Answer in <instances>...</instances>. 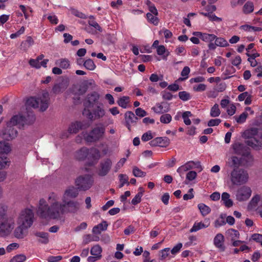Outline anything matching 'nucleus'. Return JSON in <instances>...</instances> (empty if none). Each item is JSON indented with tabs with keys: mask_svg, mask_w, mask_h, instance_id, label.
Returning a JSON list of instances; mask_svg holds the SVG:
<instances>
[{
	"mask_svg": "<svg viewBox=\"0 0 262 262\" xmlns=\"http://www.w3.org/2000/svg\"><path fill=\"white\" fill-rule=\"evenodd\" d=\"M11 150L9 144L5 141L0 142V155L6 156Z\"/></svg>",
	"mask_w": 262,
	"mask_h": 262,
	"instance_id": "30",
	"label": "nucleus"
},
{
	"mask_svg": "<svg viewBox=\"0 0 262 262\" xmlns=\"http://www.w3.org/2000/svg\"><path fill=\"white\" fill-rule=\"evenodd\" d=\"M100 158V154L98 149L95 148H92L90 149H89V155L88 157V159L96 161L98 160Z\"/></svg>",
	"mask_w": 262,
	"mask_h": 262,
	"instance_id": "29",
	"label": "nucleus"
},
{
	"mask_svg": "<svg viewBox=\"0 0 262 262\" xmlns=\"http://www.w3.org/2000/svg\"><path fill=\"white\" fill-rule=\"evenodd\" d=\"M242 163L241 158H238L236 156H232L231 158L230 166L233 167L234 168H239L238 166Z\"/></svg>",
	"mask_w": 262,
	"mask_h": 262,
	"instance_id": "43",
	"label": "nucleus"
},
{
	"mask_svg": "<svg viewBox=\"0 0 262 262\" xmlns=\"http://www.w3.org/2000/svg\"><path fill=\"white\" fill-rule=\"evenodd\" d=\"M34 213L30 209L22 211L18 220V223L23 228L27 229L31 226L33 223Z\"/></svg>",
	"mask_w": 262,
	"mask_h": 262,
	"instance_id": "8",
	"label": "nucleus"
},
{
	"mask_svg": "<svg viewBox=\"0 0 262 262\" xmlns=\"http://www.w3.org/2000/svg\"><path fill=\"white\" fill-rule=\"evenodd\" d=\"M193 35L199 37L203 41L209 42V43H213L216 36L213 34H208L202 33L201 32H194Z\"/></svg>",
	"mask_w": 262,
	"mask_h": 262,
	"instance_id": "19",
	"label": "nucleus"
},
{
	"mask_svg": "<svg viewBox=\"0 0 262 262\" xmlns=\"http://www.w3.org/2000/svg\"><path fill=\"white\" fill-rule=\"evenodd\" d=\"M89 155V149L85 147H82L75 154V157L78 160H84L88 158Z\"/></svg>",
	"mask_w": 262,
	"mask_h": 262,
	"instance_id": "24",
	"label": "nucleus"
},
{
	"mask_svg": "<svg viewBox=\"0 0 262 262\" xmlns=\"http://www.w3.org/2000/svg\"><path fill=\"white\" fill-rule=\"evenodd\" d=\"M34 235L39 238L38 242L41 244H47L49 242V234L47 232H36L34 233Z\"/></svg>",
	"mask_w": 262,
	"mask_h": 262,
	"instance_id": "27",
	"label": "nucleus"
},
{
	"mask_svg": "<svg viewBox=\"0 0 262 262\" xmlns=\"http://www.w3.org/2000/svg\"><path fill=\"white\" fill-rule=\"evenodd\" d=\"M190 72V68L187 66L185 67L183 69V70L181 72V76H183V78H180L179 80H181V81H183V80L187 79L188 78V75H189Z\"/></svg>",
	"mask_w": 262,
	"mask_h": 262,
	"instance_id": "53",
	"label": "nucleus"
},
{
	"mask_svg": "<svg viewBox=\"0 0 262 262\" xmlns=\"http://www.w3.org/2000/svg\"><path fill=\"white\" fill-rule=\"evenodd\" d=\"M10 161L7 157L5 155H0V169L5 168L6 166H9Z\"/></svg>",
	"mask_w": 262,
	"mask_h": 262,
	"instance_id": "44",
	"label": "nucleus"
},
{
	"mask_svg": "<svg viewBox=\"0 0 262 262\" xmlns=\"http://www.w3.org/2000/svg\"><path fill=\"white\" fill-rule=\"evenodd\" d=\"M133 173L136 177H144L146 176V173L140 170L137 167H135L133 170Z\"/></svg>",
	"mask_w": 262,
	"mask_h": 262,
	"instance_id": "56",
	"label": "nucleus"
},
{
	"mask_svg": "<svg viewBox=\"0 0 262 262\" xmlns=\"http://www.w3.org/2000/svg\"><path fill=\"white\" fill-rule=\"evenodd\" d=\"M170 143L169 139L166 137H157L150 141L151 146L167 147Z\"/></svg>",
	"mask_w": 262,
	"mask_h": 262,
	"instance_id": "16",
	"label": "nucleus"
},
{
	"mask_svg": "<svg viewBox=\"0 0 262 262\" xmlns=\"http://www.w3.org/2000/svg\"><path fill=\"white\" fill-rule=\"evenodd\" d=\"M214 42L209 43L208 49L210 50H214L217 47H226L229 46L228 41L223 37H218L216 36L214 39Z\"/></svg>",
	"mask_w": 262,
	"mask_h": 262,
	"instance_id": "17",
	"label": "nucleus"
},
{
	"mask_svg": "<svg viewBox=\"0 0 262 262\" xmlns=\"http://www.w3.org/2000/svg\"><path fill=\"white\" fill-rule=\"evenodd\" d=\"M248 115V113L246 112H244L242 113L239 116H234V118H235L237 123L242 124L246 121Z\"/></svg>",
	"mask_w": 262,
	"mask_h": 262,
	"instance_id": "47",
	"label": "nucleus"
},
{
	"mask_svg": "<svg viewBox=\"0 0 262 262\" xmlns=\"http://www.w3.org/2000/svg\"><path fill=\"white\" fill-rule=\"evenodd\" d=\"M81 84L87 90L90 87L93 88L95 85V81L93 79L84 80L81 83Z\"/></svg>",
	"mask_w": 262,
	"mask_h": 262,
	"instance_id": "57",
	"label": "nucleus"
},
{
	"mask_svg": "<svg viewBox=\"0 0 262 262\" xmlns=\"http://www.w3.org/2000/svg\"><path fill=\"white\" fill-rule=\"evenodd\" d=\"M247 145L258 150L261 146V141L256 139L255 137L250 138L246 141Z\"/></svg>",
	"mask_w": 262,
	"mask_h": 262,
	"instance_id": "23",
	"label": "nucleus"
},
{
	"mask_svg": "<svg viewBox=\"0 0 262 262\" xmlns=\"http://www.w3.org/2000/svg\"><path fill=\"white\" fill-rule=\"evenodd\" d=\"M35 120V116L33 112L28 111L27 116L21 115H15L10 120V124L12 125H19V127L25 125H30Z\"/></svg>",
	"mask_w": 262,
	"mask_h": 262,
	"instance_id": "4",
	"label": "nucleus"
},
{
	"mask_svg": "<svg viewBox=\"0 0 262 262\" xmlns=\"http://www.w3.org/2000/svg\"><path fill=\"white\" fill-rule=\"evenodd\" d=\"M226 87L227 86L225 82H221L216 84L215 90L217 92H222L226 90Z\"/></svg>",
	"mask_w": 262,
	"mask_h": 262,
	"instance_id": "60",
	"label": "nucleus"
},
{
	"mask_svg": "<svg viewBox=\"0 0 262 262\" xmlns=\"http://www.w3.org/2000/svg\"><path fill=\"white\" fill-rule=\"evenodd\" d=\"M139 190H140V191L137 193L132 200L131 203L134 205H137L141 201V198L142 197L144 191L142 187H140Z\"/></svg>",
	"mask_w": 262,
	"mask_h": 262,
	"instance_id": "35",
	"label": "nucleus"
},
{
	"mask_svg": "<svg viewBox=\"0 0 262 262\" xmlns=\"http://www.w3.org/2000/svg\"><path fill=\"white\" fill-rule=\"evenodd\" d=\"M129 102V97L128 96L121 97L117 101L118 104L123 108H126L127 107V105Z\"/></svg>",
	"mask_w": 262,
	"mask_h": 262,
	"instance_id": "39",
	"label": "nucleus"
},
{
	"mask_svg": "<svg viewBox=\"0 0 262 262\" xmlns=\"http://www.w3.org/2000/svg\"><path fill=\"white\" fill-rule=\"evenodd\" d=\"M69 83V81L67 79H62L61 82L54 85L52 92L55 94L61 93L68 88Z\"/></svg>",
	"mask_w": 262,
	"mask_h": 262,
	"instance_id": "18",
	"label": "nucleus"
},
{
	"mask_svg": "<svg viewBox=\"0 0 262 262\" xmlns=\"http://www.w3.org/2000/svg\"><path fill=\"white\" fill-rule=\"evenodd\" d=\"M178 95L179 98L183 101H187L191 98L190 94L186 91H181Z\"/></svg>",
	"mask_w": 262,
	"mask_h": 262,
	"instance_id": "48",
	"label": "nucleus"
},
{
	"mask_svg": "<svg viewBox=\"0 0 262 262\" xmlns=\"http://www.w3.org/2000/svg\"><path fill=\"white\" fill-rule=\"evenodd\" d=\"M83 66L86 69L90 71H93L96 68V66L94 62L92 59L90 58L87 59L84 61L83 63Z\"/></svg>",
	"mask_w": 262,
	"mask_h": 262,
	"instance_id": "40",
	"label": "nucleus"
},
{
	"mask_svg": "<svg viewBox=\"0 0 262 262\" xmlns=\"http://www.w3.org/2000/svg\"><path fill=\"white\" fill-rule=\"evenodd\" d=\"M105 132V128L103 125L94 127L88 134L84 136V139L87 142H96L102 138Z\"/></svg>",
	"mask_w": 262,
	"mask_h": 262,
	"instance_id": "6",
	"label": "nucleus"
},
{
	"mask_svg": "<svg viewBox=\"0 0 262 262\" xmlns=\"http://www.w3.org/2000/svg\"><path fill=\"white\" fill-rule=\"evenodd\" d=\"M240 29L247 32H260L262 30V28L250 26L248 25H242Z\"/></svg>",
	"mask_w": 262,
	"mask_h": 262,
	"instance_id": "37",
	"label": "nucleus"
},
{
	"mask_svg": "<svg viewBox=\"0 0 262 262\" xmlns=\"http://www.w3.org/2000/svg\"><path fill=\"white\" fill-rule=\"evenodd\" d=\"M93 183V176L89 174L80 176L75 180V184L80 190H89L92 186Z\"/></svg>",
	"mask_w": 262,
	"mask_h": 262,
	"instance_id": "7",
	"label": "nucleus"
},
{
	"mask_svg": "<svg viewBox=\"0 0 262 262\" xmlns=\"http://www.w3.org/2000/svg\"><path fill=\"white\" fill-rule=\"evenodd\" d=\"M228 233L231 237V241H234L236 238H239V232L234 229H230L228 230Z\"/></svg>",
	"mask_w": 262,
	"mask_h": 262,
	"instance_id": "51",
	"label": "nucleus"
},
{
	"mask_svg": "<svg viewBox=\"0 0 262 262\" xmlns=\"http://www.w3.org/2000/svg\"><path fill=\"white\" fill-rule=\"evenodd\" d=\"M82 114L91 121L99 119L105 115V111L103 108V104L99 103V104L91 106L90 108H84Z\"/></svg>",
	"mask_w": 262,
	"mask_h": 262,
	"instance_id": "3",
	"label": "nucleus"
},
{
	"mask_svg": "<svg viewBox=\"0 0 262 262\" xmlns=\"http://www.w3.org/2000/svg\"><path fill=\"white\" fill-rule=\"evenodd\" d=\"M193 89L195 92H203L206 89V85L205 84L201 83L194 85Z\"/></svg>",
	"mask_w": 262,
	"mask_h": 262,
	"instance_id": "62",
	"label": "nucleus"
},
{
	"mask_svg": "<svg viewBox=\"0 0 262 262\" xmlns=\"http://www.w3.org/2000/svg\"><path fill=\"white\" fill-rule=\"evenodd\" d=\"M113 163L112 160L110 158H105L101 160L100 162L98 169V174L100 177H104L106 176L110 171Z\"/></svg>",
	"mask_w": 262,
	"mask_h": 262,
	"instance_id": "9",
	"label": "nucleus"
},
{
	"mask_svg": "<svg viewBox=\"0 0 262 262\" xmlns=\"http://www.w3.org/2000/svg\"><path fill=\"white\" fill-rule=\"evenodd\" d=\"M198 207L203 216H205L211 212L210 208L203 203L198 204Z\"/></svg>",
	"mask_w": 262,
	"mask_h": 262,
	"instance_id": "33",
	"label": "nucleus"
},
{
	"mask_svg": "<svg viewBox=\"0 0 262 262\" xmlns=\"http://www.w3.org/2000/svg\"><path fill=\"white\" fill-rule=\"evenodd\" d=\"M221 198L223 204L226 207L230 208L233 206V202L232 200L230 199V194L228 193L223 192L222 194Z\"/></svg>",
	"mask_w": 262,
	"mask_h": 262,
	"instance_id": "32",
	"label": "nucleus"
},
{
	"mask_svg": "<svg viewBox=\"0 0 262 262\" xmlns=\"http://www.w3.org/2000/svg\"><path fill=\"white\" fill-rule=\"evenodd\" d=\"M55 64L61 69H68L70 67V62L67 58H60L55 61Z\"/></svg>",
	"mask_w": 262,
	"mask_h": 262,
	"instance_id": "31",
	"label": "nucleus"
},
{
	"mask_svg": "<svg viewBox=\"0 0 262 262\" xmlns=\"http://www.w3.org/2000/svg\"><path fill=\"white\" fill-rule=\"evenodd\" d=\"M254 5L251 2H247L243 6V11L245 14H249L253 11Z\"/></svg>",
	"mask_w": 262,
	"mask_h": 262,
	"instance_id": "41",
	"label": "nucleus"
},
{
	"mask_svg": "<svg viewBox=\"0 0 262 262\" xmlns=\"http://www.w3.org/2000/svg\"><path fill=\"white\" fill-rule=\"evenodd\" d=\"M89 18L90 19L88 21V24L89 25V26L93 27L99 32H102L103 29L100 26V25L95 20V17L93 15H90V16H89Z\"/></svg>",
	"mask_w": 262,
	"mask_h": 262,
	"instance_id": "34",
	"label": "nucleus"
},
{
	"mask_svg": "<svg viewBox=\"0 0 262 262\" xmlns=\"http://www.w3.org/2000/svg\"><path fill=\"white\" fill-rule=\"evenodd\" d=\"M183 245L181 243H179L177 244L171 250V253L173 255H176L178 253H179L182 248Z\"/></svg>",
	"mask_w": 262,
	"mask_h": 262,
	"instance_id": "61",
	"label": "nucleus"
},
{
	"mask_svg": "<svg viewBox=\"0 0 262 262\" xmlns=\"http://www.w3.org/2000/svg\"><path fill=\"white\" fill-rule=\"evenodd\" d=\"M89 126V124L86 121H76L72 123L69 126L68 132L69 133H77L80 130L86 129Z\"/></svg>",
	"mask_w": 262,
	"mask_h": 262,
	"instance_id": "13",
	"label": "nucleus"
},
{
	"mask_svg": "<svg viewBox=\"0 0 262 262\" xmlns=\"http://www.w3.org/2000/svg\"><path fill=\"white\" fill-rule=\"evenodd\" d=\"M221 114V111L219 108V104L215 103L211 108L210 115L212 117H216Z\"/></svg>",
	"mask_w": 262,
	"mask_h": 262,
	"instance_id": "42",
	"label": "nucleus"
},
{
	"mask_svg": "<svg viewBox=\"0 0 262 262\" xmlns=\"http://www.w3.org/2000/svg\"><path fill=\"white\" fill-rule=\"evenodd\" d=\"M170 251L169 248H165L160 251V259L163 260L165 259L169 255Z\"/></svg>",
	"mask_w": 262,
	"mask_h": 262,
	"instance_id": "59",
	"label": "nucleus"
},
{
	"mask_svg": "<svg viewBox=\"0 0 262 262\" xmlns=\"http://www.w3.org/2000/svg\"><path fill=\"white\" fill-rule=\"evenodd\" d=\"M108 224L106 221H103L101 223L95 226L92 229V232L94 234H100L102 231L107 229Z\"/></svg>",
	"mask_w": 262,
	"mask_h": 262,
	"instance_id": "26",
	"label": "nucleus"
},
{
	"mask_svg": "<svg viewBox=\"0 0 262 262\" xmlns=\"http://www.w3.org/2000/svg\"><path fill=\"white\" fill-rule=\"evenodd\" d=\"M172 117L169 114H164L160 118L161 122L164 124H168L170 123Z\"/></svg>",
	"mask_w": 262,
	"mask_h": 262,
	"instance_id": "52",
	"label": "nucleus"
},
{
	"mask_svg": "<svg viewBox=\"0 0 262 262\" xmlns=\"http://www.w3.org/2000/svg\"><path fill=\"white\" fill-rule=\"evenodd\" d=\"M125 120L126 124L129 126V124L136 123L138 118L131 111H128L125 113Z\"/></svg>",
	"mask_w": 262,
	"mask_h": 262,
	"instance_id": "25",
	"label": "nucleus"
},
{
	"mask_svg": "<svg viewBox=\"0 0 262 262\" xmlns=\"http://www.w3.org/2000/svg\"><path fill=\"white\" fill-rule=\"evenodd\" d=\"M102 251L101 247L99 245H96L92 247L90 253L93 256H100L101 258L102 257Z\"/></svg>",
	"mask_w": 262,
	"mask_h": 262,
	"instance_id": "38",
	"label": "nucleus"
},
{
	"mask_svg": "<svg viewBox=\"0 0 262 262\" xmlns=\"http://www.w3.org/2000/svg\"><path fill=\"white\" fill-rule=\"evenodd\" d=\"M119 179L120 181L119 188H122L125 184L128 185V177L126 174H120L119 175Z\"/></svg>",
	"mask_w": 262,
	"mask_h": 262,
	"instance_id": "45",
	"label": "nucleus"
},
{
	"mask_svg": "<svg viewBox=\"0 0 262 262\" xmlns=\"http://www.w3.org/2000/svg\"><path fill=\"white\" fill-rule=\"evenodd\" d=\"M235 154L245 157H248L250 154V148L244 144L235 143L232 145Z\"/></svg>",
	"mask_w": 262,
	"mask_h": 262,
	"instance_id": "12",
	"label": "nucleus"
},
{
	"mask_svg": "<svg viewBox=\"0 0 262 262\" xmlns=\"http://www.w3.org/2000/svg\"><path fill=\"white\" fill-rule=\"evenodd\" d=\"M11 228V225L7 221L2 222L0 224V236L7 235L10 232Z\"/></svg>",
	"mask_w": 262,
	"mask_h": 262,
	"instance_id": "22",
	"label": "nucleus"
},
{
	"mask_svg": "<svg viewBox=\"0 0 262 262\" xmlns=\"http://www.w3.org/2000/svg\"><path fill=\"white\" fill-rule=\"evenodd\" d=\"M63 204L64 212L75 213L77 212L79 208V204L77 202L70 201L64 202Z\"/></svg>",
	"mask_w": 262,
	"mask_h": 262,
	"instance_id": "20",
	"label": "nucleus"
},
{
	"mask_svg": "<svg viewBox=\"0 0 262 262\" xmlns=\"http://www.w3.org/2000/svg\"><path fill=\"white\" fill-rule=\"evenodd\" d=\"M126 159L125 158H121L116 164L114 167V172H116L118 171V170L123 166L124 164L125 163Z\"/></svg>",
	"mask_w": 262,
	"mask_h": 262,
	"instance_id": "58",
	"label": "nucleus"
},
{
	"mask_svg": "<svg viewBox=\"0 0 262 262\" xmlns=\"http://www.w3.org/2000/svg\"><path fill=\"white\" fill-rule=\"evenodd\" d=\"M50 201L53 199L54 201L49 207L46 204L44 199H40L37 213L42 218L58 219L60 218L65 213L63 204L57 201V196L55 193H52L49 196Z\"/></svg>",
	"mask_w": 262,
	"mask_h": 262,
	"instance_id": "1",
	"label": "nucleus"
},
{
	"mask_svg": "<svg viewBox=\"0 0 262 262\" xmlns=\"http://www.w3.org/2000/svg\"><path fill=\"white\" fill-rule=\"evenodd\" d=\"M225 237L222 233H217L213 238V245L220 252H224L226 246L224 244Z\"/></svg>",
	"mask_w": 262,
	"mask_h": 262,
	"instance_id": "15",
	"label": "nucleus"
},
{
	"mask_svg": "<svg viewBox=\"0 0 262 262\" xmlns=\"http://www.w3.org/2000/svg\"><path fill=\"white\" fill-rule=\"evenodd\" d=\"M49 97L48 92H45L42 94L40 98L31 97L27 100L26 105L27 107H32L33 108H38L39 107L40 110L42 112L46 111L49 103Z\"/></svg>",
	"mask_w": 262,
	"mask_h": 262,
	"instance_id": "2",
	"label": "nucleus"
},
{
	"mask_svg": "<svg viewBox=\"0 0 262 262\" xmlns=\"http://www.w3.org/2000/svg\"><path fill=\"white\" fill-rule=\"evenodd\" d=\"M194 168H201V165L199 162H194L193 161H190L186 163L184 165L179 167L177 169V172L180 174V176L184 172L188 171Z\"/></svg>",
	"mask_w": 262,
	"mask_h": 262,
	"instance_id": "14",
	"label": "nucleus"
},
{
	"mask_svg": "<svg viewBox=\"0 0 262 262\" xmlns=\"http://www.w3.org/2000/svg\"><path fill=\"white\" fill-rule=\"evenodd\" d=\"M192 114L190 111H185L182 114V117L184 120V123L187 125H189L191 124V120L189 119V117H191Z\"/></svg>",
	"mask_w": 262,
	"mask_h": 262,
	"instance_id": "46",
	"label": "nucleus"
},
{
	"mask_svg": "<svg viewBox=\"0 0 262 262\" xmlns=\"http://www.w3.org/2000/svg\"><path fill=\"white\" fill-rule=\"evenodd\" d=\"M136 115L140 117H143L147 115V112L142 108L139 107L135 110Z\"/></svg>",
	"mask_w": 262,
	"mask_h": 262,
	"instance_id": "64",
	"label": "nucleus"
},
{
	"mask_svg": "<svg viewBox=\"0 0 262 262\" xmlns=\"http://www.w3.org/2000/svg\"><path fill=\"white\" fill-rule=\"evenodd\" d=\"M147 19L149 22L155 25H157L159 23V19L156 16L150 13H147L146 14Z\"/></svg>",
	"mask_w": 262,
	"mask_h": 262,
	"instance_id": "50",
	"label": "nucleus"
},
{
	"mask_svg": "<svg viewBox=\"0 0 262 262\" xmlns=\"http://www.w3.org/2000/svg\"><path fill=\"white\" fill-rule=\"evenodd\" d=\"M100 95L97 92H93L88 94L84 102V108H90L91 106L99 104Z\"/></svg>",
	"mask_w": 262,
	"mask_h": 262,
	"instance_id": "11",
	"label": "nucleus"
},
{
	"mask_svg": "<svg viewBox=\"0 0 262 262\" xmlns=\"http://www.w3.org/2000/svg\"><path fill=\"white\" fill-rule=\"evenodd\" d=\"M248 174L243 169L234 168L231 172V181L233 184L241 185L247 182Z\"/></svg>",
	"mask_w": 262,
	"mask_h": 262,
	"instance_id": "5",
	"label": "nucleus"
},
{
	"mask_svg": "<svg viewBox=\"0 0 262 262\" xmlns=\"http://www.w3.org/2000/svg\"><path fill=\"white\" fill-rule=\"evenodd\" d=\"M78 188L71 186L67 189L64 193V197L67 196L71 198H75L78 195Z\"/></svg>",
	"mask_w": 262,
	"mask_h": 262,
	"instance_id": "28",
	"label": "nucleus"
},
{
	"mask_svg": "<svg viewBox=\"0 0 262 262\" xmlns=\"http://www.w3.org/2000/svg\"><path fill=\"white\" fill-rule=\"evenodd\" d=\"M152 110L157 114H162L168 111V109L163 110L162 103H157L155 106L152 107Z\"/></svg>",
	"mask_w": 262,
	"mask_h": 262,
	"instance_id": "49",
	"label": "nucleus"
},
{
	"mask_svg": "<svg viewBox=\"0 0 262 262\" xmlns=\"http://www.w3.org/2000/svg\"><path fill=\"white\" fill-rule=\"evenodd\" d=\"M252 191L250 187L243 186L239 188L236 193V199L239 202L248 200L251 195Z\"/></svg>",
	"mask_w": 262,
	"mask_h": 262,
	"instance_id": "10",
	"label": "nucleus"
},
{
	"mask_svg": "<svg viewBox=\"0 0 262 262\" xmlns=\"http://www.w3.org/2000/svg\"><path fill=\"white\" fill-rule=\"evenodd\" d=\"M19 7L24 13L25 19H29V17L32 15V9L29 7H26L23 5H19Z\"/></svg>",
	"mask_w": 262,
	"mask_h": 262,
	"instance_id": "36",
	"label": "nucleus"
},
{
	"mask_svg": "<svg viewBox=\"0 0 262 262\" xmlns=\"http://www.w3.org/2000/svg\"><path fill=\"white\" fill-rule=\"evenodd\" d=\"M26 259V256L24 254H18L13 256L10 262H24Z\"/></svg>",
	"mask_w": 262,
	"mask_h": 262,
	"instance_id": "54",
	"label": "nucleus"
},
{
	"mask_svg": "<svg viewBox=\"0 0 262 262\" xmlns=\"http://www.w3.org/2000/svg\"><path fill=\"white\" fill-rule=\"evenodd\" d=\"M259 200H260V196L258 194H256L255 195H254L252 199H251V200L250 201L249 204V207H251V208H255L258 202L259 201Z\"/></svg>",
	"mask_w": 262,
	"mask_h": 262,
	"instance_id": "55",
	"label": "nucleus"
},
{
	"mask_svg": "<svg viewBox=\"0 0 262 262\" xmlns=\"http://www.w3.org/2000/svg\"><path fill=\"white\" fill-rule=\"evenodd\" d=\"M153 138L150 131H148L142 135L141 139L143 141L146 142L151 140Z\"/></svg>",
	"mask_w": 262,
	"mask_h": 262,
	"instance_id": "63",
	"label": "nucleus"
},
{
	"mask_svg": "<svg viewBox=\"0 0 262 262\" xmlns=\"http://www.w3.org/2000/svg\"><path fill=\"white\" fill-rule=\"evenodd\" d=\"M210 220L209 219H205L203 222H195L192 228L190 229V232H194L199 231L202 229L206 228L210 225Z\"/></svg>",
	"mask_w": 262,
	"mask_h": 262,
	"instance_id": "21",
	"label": "nucleus"
}]
</instances>
